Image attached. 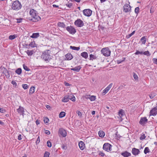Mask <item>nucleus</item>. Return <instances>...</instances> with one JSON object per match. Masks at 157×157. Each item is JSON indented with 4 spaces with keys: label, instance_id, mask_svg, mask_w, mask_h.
I'll list each match as a JSON object with an SVG mask.
<instances>
[{
    "label": "nucleus",
    "instance_id": "f257e3e1",
    "mask_svg": "<svg viewBox=\"0 0 157 157\" xmlns=\"http://www.w3.org/2000/svg\"><path fill=\"white\" fill-rule=\"evenodd\" d=\"M29 13L31 16V20L33 22H37L40 20V17L38 15L37 12L33 9H31Z\"/></svg>",
    "mask_w": 157,
    "mask_h": 157
},
{
    "label": "nucleus",
    "instance_id": "f03ea898",
    "mask_svg": "<svg viewBox=\"0 0 157 157\" xmlns=\"http://www.w3.org/2000/svg\"><path fill=\"white\" fill-rule=\"evenodd\" d=\"M50 52V50H46L42 52L41 56V57L47 62H49L52 59Z\"/></svg>",
    "mask_w": 157,
    "mask_h": 157
},
{
    "label": "nucleus",
    "instance_id": "7ed1b4c3",
    "mask_svg": "<svg viewBox=\"0 0 157 157\" xmlns=\"http://www.w3.org/2000/svg\"><path fill=\"white\" fill-rule=\"evenodd\" d=\"M22 7L21 2L18 0L13 2L11 8L15 10H20Z\"/></svg>",
    "mask_w": 157,
    "mask_h": 157
},
{
    "label": "nucleus",
    "instance_id": "20e7f679",
    "mask_svg": "<svg viewBox=\"0 0 157 157\" xmlns=\"http://www.w3.org/2000/svg\"><path fill=\"white\" fill-rule=\"evenodd\" d=\"M71 100L72 101H75V96L72 94H68L65 95L63 99H62V101L64 102H66L69 101V100Z\"/></svg>",
    "mask_w": 157,
    "mask_h": 157
},
{
    "label": "nucleus",
    "instance_id": "39448f33",
    "mask_svg": "<svg viewBox=\"0 0 157 157\" xmlns=\"http://www.w3.org/2000/svg\"><path fill=\"white\" fill-rule=\"evenodd\" d=\"M101 54L105 56H110L111 53V51L108 47L103 48L101 51Z\"/></svg>",
    "mask_w": 157,
    "mask_h": 157
},
{
    "label": "nucleus",
    "instance_id": "423d86ee",
    "mask_svg": "<svg viewBox=\"0 0 157 157\" xmlns=\"http://www.w3.org/2000/svg\"><path fill=\"white\" fill-rule=\"evenodd\" d=\"M112 145L108 143H105L103 147V149L107 152L111 151H112Z\"/></svg>",
    "mask_w": 157,
    "mask_h": 157
},
{
    "label": "nucleus",
    "instance_id": "0eeeda50",
    "mask_svg": "<svg viewBox=\"0 0 157 157\" xmlns=\"http://www.w3.org/2000/svg\"><path fill=\"white\" fill-rule=\"evenodd\" d=\"M74 24L78 27H81L84 25L83 21L80 19H78L76 20L74 22Z\"/></svg>",
    "mask_w": 157,
    "mask_h": 157
},
{
    "label": "nucleus",
    "instance_id": "6e6552de",
    "mask_svg": "<svg viewBox=\"0 0 157 157\" xmlns=\"http://www.w3.org/2000/svg\"><path fill=\"white\" fill-rule=\"evenodd\" d=\"M58 134L60 136H62L63 137H65L67 135V133L64 129L60 128L59 130Z\"/></svg>",
    "mask_w": 157,
    "mask_h": 157
},
{
    "label": "nucleus",
    "instance_id": "1a4fd4ad",
    "mask_svg": "<svg viewBox=\"0 0 157 157\" xmlns=\"http://www.w3.org/2000/svg\"><path fill=\"white\" fill-rule=\"evenodd\" d=\"M2 73L7 78H9L10 77V72H11V71H9L5 67H3L1 69Z\"/></svg>",
    "mask_w": 157,
    "mask_h": 157
},
{
    "label": "nucleus",
    "instance_id": "9d476101",
    "mask_svg": "<svg viewBox=\"0 0 157 157\" xmlns=\"http://www.w3.org/2000/svg\"><path fill=\"white\" fill-rule=\"evenodd\" d=\"M66 29L69 32V33L71 34H75L76 32V30L73 27L71 26L67 27Z\"/></svg>",
    "mask_w": 157,
    "mask_h": 157
},
{
    "label": "nucleus",
    "instance_id": "9b49d317",
    "mask_svg": "<svg viewBox=\"0 0 157 157\" xmlns=\"http://www.w3.org/2000/svg\"><path fill=\"white\" fill-rule=\"evenodd\" d=\"M123 9L124 12L127 13L131 11V7L129 5L126 4L123 6Z\"/></svg>",
    "mask_w": 157,
    "mask_h": 157
},
{
    "label": "nucleus",
    "instance_id": "f8f14e48",
    "mask_svg": "<svg viewBox=\"0 0 157 157\" xmlns=\"http://www.w3.org/2000/svg\"><path fill=\"white\" fill-rule=\"evenodd\" d=\"M83 14L87 17H90L92 13V11L89 9L84 10L83 11Z\"/></svg>",
    "mask_w": 157,
    "mask_h": 157
},
{
    "label": "nucleus",
    "instance_id": "ddd939ff",
    "mask_svg": "<svg viewBox=\"0 0 157 157\" xmlns=\"http://www.w3.org/2000/svg\"><path fill=\"white\" fill-rule=\"evenodd\" d=\"M148 120L146 117H142L139 122V124L142 126H144L147 122Z\"/></svg>",
    "mask_w": 157,
    "mask_h": 157
},
{
    "label": "nucleus",
    "instance_id": "4468645a",
    "mask_svg": "<svg viewBox=\"0 0 157 157\" xmlns=\"http://www.w3.org/2000/svg\"><path fill=\"white\" fill-rule=\"evenodd\" d=\"M150 116H155L157 114V106L155 107L151 110L150 112Z\"/></svg>",
    "mask_w": 157,
    "mask_h": 157
},
{
    "label": "nucleus",
    "instance_id": "2eb2a0df",
    "mask_svg": "<svg viewBox=\"0 0 157 157\" xmlns=\"http://www.w3.org/2000/svg\"><path fill=\"white\" fill-rule=\"evenodd\" d=\"M17 112L20 115H22L24 116V108L21 106H19V108L17 109Z\"/></svg>",
    "mask_w": 157,
    "mask_h": 157
},
{
    "label": "nucleus",
    "instance_id": "dca6fc26",
    "mask_svg": "<svg viewBox=\"0 0 157 157\" xmlns=\"http://www.w3.org/2000/svg\"><path fill=\"white\" fill-rule=\"evenodd\" d=\"M113 85V83H110L107 87L105 88L103 90L102 93L103 95H105L109 91Z\"/></svg>",
    "mask_w": 157,
    "mask_h": 157
},
{
    "label": "nucleus",
    "instance_id": "f3484780",
    "mask_svg": "<svg viewBox=\"0 0 157 157\" xmlns=\"http://www.w3.org/2000/svg\"><path fill=\"white\" fill-rule=\"evenodd\" d=\"M132 152L134 155H137L139 154L140 151L138 149L133 148L132 149Z\"/></svg>",
    "mask_w": 157,
    "mask_h": 157
},
{
    "label": "nucleus",
    "instance_id": "a211bd4d",
    "mask_svg": "<svg viewBox=\"0 0 157 157\" xmlns=\"http://www.w3.org/2000/svg\"><path fill=\"white\" fill-rule=\"evenodd\" d=\"M121 154L124 157H128L131 155V153L128 152L127 151H125L124 152H122Z\"/></svg>",
    "mask_w": 157,
    "mask_h": 157
},
{
    "label": "nucleus",
    "instance_id": "6ab92c4d",
    "mask_svg": "<svg viewBox=\"0 0 157 157\" xmlns=\"http://www.w3.org/2000/svg\"><path fill=\"white\" fill-rule=\"evenodd\" d=\"M65 56L67 60H71L73 58V56L70 53H68Z\"/></svg>",
    "mask_w": 157,
    "mask_h": 157
},
{
    "label": "nucleus",
    "instance_id": "aec40b11",
    "mask_svg": "<svg viewBox=\"0 0 157 157\" xmlns=\"http://www.w3.org/2000/svg\"><path fill=\"white\" fill-rule=\"evenodd\" d=\"M81 68V66H78L75 67V68H71V70L75 71L78 72L79 71Z\"/></svg>",
    "mask_w": 157,
    "mask_h": 157
},
{
    "label": "nucleus",
    "instance_id": "412c9836",
    "mask_svg": "<svg viewBox=\"0 0 157 157\" xmlns=\"http://www.w3.org/2000/svg\"><path fill=\"white\" fill-rule=\"evenodd\" d=\"M78 145L81 150H83L85 147V144L82 141H80Z\"/></svg>",
    "mask_w": 157,
    "mask_h": 157
},
{
    "label": "nucleus",
    "instance_id": "4be33fe9",
    "mask_svg": "<svg viewBox=\"0 0 157 157\" xmlns=\"http://www.w3.org/2000/svg\"><path fill=\"white\" fill-rule=\"evenodd\" d=\"M40 36L39 33H33L32 36H30V37L33 38H37Z\"/></svg>",
    "mask_w": 157,
    "mask_h": 157
},
{
    "label": "nucleus",
    "instance_id": "5701e85b",
    "mask_svg": "<svg viewBox=\"0 0 157 157\" xmlns=\"http://www.w3.org/2000/svg\"><path fill=\"white\" fill-rule=\"evenodd\" d=\"M81 56L85 59H86L88 56L87 53L86 52H83L81 53Z\"/></svg>",
    "mask_w": 157,
    "mask_h": 157
},
{
    "label": "nucleus",
    "instance_id": "b1692460",
    "mask_svg": "<svg viewBox=\"0 0 157 157\" xmlns=\"http://www.w3.org/2000/svg\"><path fill=\"white\" fill-rule=\"evenodd\" d=\"M57 25L59 27L64 28L66 27V25L63 22H59L57 24Z\"/></svg>",
    "mask_w": 157,
    "mask_h": 157
},
{
    "label": "nucleus",
    "instance_id": "393cba45",
    "mask_svg": "<svg viewBox=\"0 0 157 157\" xmlns=\"http://www.w3.org/2000/svg\"><path fill=\"white\" fill-rule=\"evenodd\" d=\"M98 134L100 137H104L105 135V133L102 130L99 131Z\"/></svg>",
    "mask_w": 157,
    "mask_h": 157
},
{
    "label": "nucleus",
    "instance_id": "a878e982",
    "mask_svg": "<svg viewBox=\"0 0 157 157\" xmlns=\"http://www.w3.org/2000/svg\"><path fill=\"white\" fill-rule=\"evenodd\" d=\"M34 89L35 87L34 86H31L29 89V94H33L34 92Z\"/></svg>",
    "mask_w": 157,
    "mask_h": 157
},
{
    "label": "nucleus",
    "instance_id": "bb28decb",
    "mask_svg": "<svg viewBox=\"0 0 157 157\" xmlns=\"http://www.w3.org/2000/svg\"><path fill=\"white\" fill-rule=\"evenodd\" d=\"M97 57L94 55L92 54L90 55V60H93V59H96Z\"/></svg>",
    "mask_w": 157,
    "mask_h": 157
},
{
    "label": "nucleus",
    "instance_id": "cd10ccee",
    "mask_svg": "<svg viewBox=\"0 0 157 157\" xmlns=\"http://www.w3.org/2000/svg\"><path fill=\"white\" fill-rule=\"evenodd\" d=\"M15 72L18 75H20L22 73V70L21 68H18L15 71Z\"/></svg>",
    "mask_w": 157,
    "mask_h": 157
},
{
    "label": "nucleus",
    "instance_id": "c85d7f7f",
    "mask_svg": "<svg viewBox=\"0 0 157 157\" xmlns=\"http://www.w3.org/2000/svg\"><path fill=\"white\" fill-rule=\"evenodd\" d=\"M146 40V38L145 36L142 37L140 39V41L143 44H145Z\"/></svg>",
    "mask_w": 157,
    "mask_h": 157
},
{
    "label": "nucleus",
    "instance_id": "c756f323",
    "mask_svg": "<svg viewBox=\"0 0 157 157\" xmlns=\"http://www.w3.org/2000/svg\"><path fill=\"white\" fill-rule=\"evenodd\" d=\"M66 113L64 112H61L59 115V117L60 118H62L65 116Z\"/></svg>",
    "mask_w": 157,
    "mask_h": 157
},
{
    "label": "nucleus",
    "instance_id": "7c9ffc66",
    "mask_svg": "<svg viewBox=\"0 0 157 157\" xmlns=\"http://www.w3.org/2000/svg\"><path fill=\"white\" fill-rule=\"evenodd\" d=\"M156 95L155 93L153 92L149 94V96L151 99L153 98Z\"/></svg>",
    "mask_w": 157,
    "mask_h": 157
},
{
    "label": "nucleus",
    "instance_id": "2f4dec72",
    "mask_svg": "<svg viewBox=\"0 0 157 157\" xmlns=\"http://www.w3.org/2000/svg\"><path fill=\"white\" fill-rule=\"evenodd\" d=\"M70 48L72 50L77 51L79 50L80 49L79 47H76L75 46H70Z\"/></svg>",
    "mask_w": 157,
    "mask_h": 157
},
{
    "label": "nucleus",
    "instance_id": "473e14b6",
    "mask_svg": "<svg viewBox=\"0 0 157 157\" xmlns=\"http://www.w3.org/2000/svg\"><path fill=\"white\" fill-rule=\"evenodd\" d=\"M33 50H27L26 53L29 56H31L33 54Z\"/></svg>",
    "mask_w": 157,
    "mask_h": 157
},
{
    "label": "nucleus",
    "instance_id": "72a5a7b5",
    "mask_svg": "<svg viewBox=\"0 0 157 157\" xmlns=\"http://www.w3.org/2000/svg\"><path fill=\"white\" fill-rule=\"evenodd\" d=\"M34 41H32L29 44V45L32 48H33L35 46V45H36Z\"/></svg>",
    "mask_w": 157,
    "mask_h": 157
},
{
    "label": "nucleus",
    "instance_id": "f704fd0d",
    "mask_svg": "<svg viewBox=\"0 0 157 157\" xmlns=\"http://www.w3.org/2000/svg\"><path fill=\"white\" fill-rule=\"evenodd\" d=\"M119 115L121 117L124 115L123 110L121 109L119 111Z\"/></svg>",
    "mask_w": 157,
    "mask_h": 157
},
{
    "label": "nucleus",
    "instance_id": "c9c22d12",
    "mask_svg": "<svg viewBox=\"0 0 157 157\" xmlns=\"http://www.w3.org/2000/svg\"><path fill=\"white\" fill-rule=\"evenodd\" d=\"M150 152L149 148L147 147H146L144 150V152L145 154H146L147 153Z\"/></svg>",
    "mask_w": 157,
    "mask_h": 157
},
{
    "label": "nucleus",
    "instance_id": "e433bc0d",
    "mask_svg": "<svg viewBox=\"0 0 157 157\" xmlns=\"http://www.w3.org/2000/svg\"><path fill=\"white\" fill-rule=\"evenodd\" d=\"M91 101H94L96 99V96L94 95L91 96L90 97L88 98Z\"/></svg>",
    "mask_w": 157,
    "mask_h": 157
},
{
    "label": "nucleus",
    "instance_id": "4c0bfd02",
    "mask_svg": "<svg viewBox=\"0 0 157 157\" xmlns=\"http://www.w3.org/2000/svg\"><path fill=\"white\" fill-rule=\"evenodd\" d=\"M16 36L15 35H11L9 36V39L10 40H13L14 39L16 38Z\"/></svg>",
    "mask_w": 157,
    "mask_h": 157
},
{
    "label": "nucleus",
    "instance_id": "58836bf2",
    "mask_svg": "<svg viewBox=\"0 0 157 157\" xmlns=\"http://www.w3.org/2000/svg\"><path fill=\"white\" fill-rule=\"evenodd\" d=\"M23 68L26 71H30V70L29 68L27 66H26L25 64H23Z\"/></svg>",
    "mask_w": 157,
    "mask_h": 157
},
{
    "label": "nucleus",
    "instance_id": "ea45409f",
    "mask_svg": "<svg viewBox=\"0 0 157 157\" xmlns=\"http://www.w3.org/2000/svg\"><path fill=\"white\" fill-rule=\"evenodd\" d=\"M125 58H123L122 60L120 59V60H117V62L118 64H119L121 63L122 62L124 61H125Z\"/></svg>",
    "mask_w": 157,
    "mask_h": 157
},
{
    "label": "nucleus",
    "instance_id": "a19ab883",
    "mask_svg": "<svg viewBox=\"0 0 157 157\" xmlns=\"http://www.w3.org/2000/svg\"><path fill=\"white\" fill-rule=\"evenodd\" d=\"M135 31H134L129 35H127L126 36V38H127V39L129 38L135 33Z\"/></svg>",
    "mask_w": 157,
    "mask_h": 157
},
{
    "label": "nucleus",
    "instance_id": "79ce46f5",
    "mask_svg": "<svg viewBox=\"0 0 157 157\" xmlns=\"http://www.w3.org/2000/svg\"><path fill=\"white\" fill-rule=\"evenodd\" d=\"M143 54L147 56H150L151 55V54L148 51L144 52H143Z\"/></svg>",
    "mask_w": 157,
    "mask_h": 157
},
{
    "label": "nucleus",
    "instance_id": "37998d69",
    "mask_svg": "<svg viewBox=\"0 0 157 157\" xmlns=\"http://www.w3.org/2000/svg\"><path fill=\"white\" fill-rule=\"evenodd\" d=\"M50 155V153L48 151H45L44 155V157H49V155Z\"/></svg>",
    "mask_w": 157,
    "mask_h": 157
},
{
    "label": "nucleus",
    "instance_id": "c03bdc74",
    "mask_svg": "<svg viewBox=\"0 0 157 157\" xmlns=\"http://www.w3.org/2000/svg\"><path fill=\"white\" fill-rule=\"evenodd\" d=\"M44 121L45 123H47L49 121V119L48 117H45L44 118Z\"/></svg>",
    "mask_w": 157,
    "mask_h": 157
},
{
    "label": "nucleus",
    "instance_id": "a18cd8bd",
    "mask_svg": "<svg viewBox=\"0 0 157 157\" xmlns=\"http://www.w3.org/2000/svg\"><path fill=\"white\" fill-rule=\"evenodd\" d=\"M140 10V9L139 7H137L135 8V12L137 14H138Z\"/></svg>",
    "mask_w": 157,
    "mask_h": 157
},
{
    "label": "nucleus",
    "instance_id": "49530a36",
    "mask_svg": "<svg viewBox=\"0 0 157 157\" xmlns=\"http://www.w3.org/2000/svg\"><path fill=\"white\" fill-rule=\"evenodd\" d=\"M22 87L25 90L27 89L28 88V85L27 84H22Z\"/></svg>",
    "mask_w": 157,
    "mask_h": 157
},
{
    "label": "nucleus",
    "instance_id": "de8ad7c7",
    "mask_svg": "<svg viewBox=\"0 0 157 157\" xmlns=\"http://www.w3.org/2000/svg\"><path fill=\"white\" fill-rule=\"evenodd\" d=\"M47 146L49 147H52V144L49 141H48L47 143Z\"/></svg>",
    "mask_w": 157,
    "mask_h": 157
},
{
    "label": "nucleus",
    "instance_id": "09e8293b",
    "mask_svg": "<svg viewBox=\"0 0 157 157\" xmlns=\"http://www.w3.org/2000/svg\"><path fill=\"white\" fill-rule=\"evenodd\" d=\"M133 77L134 79L136 80H138V77L137 75L135 73H133Z\"/></svg>",
    "mask_w": 157,
    "mask_h": 157
},
{
    "label": "nucleus",
    "instance_id": "8fccbe9b",
    "mask_svg": "<svg viewBox=\"0 0 157 157\" xmlns=\"http://www.w3.org/2000/svg\"><path fill=\"white\" fill-rule=\"evenodd\" d=\"M72 3H69V2H68V3L67 4H66V5L68 7V8H71V6H72Z\"/></svg>",
    "mask_w": 157,
    "mask_h": 157
},
{
    "label": "nucleus",
    "instance_id": "3c124183",
    "mask_svg": "<svg viewBox=\"0 0 157 157\" xmlns=\"http://www.w3.org/2000/svg\"><path fill=\"white\" fill-rule=\"evenodd\" d=\"M143 54V52H140L138 50H136V52L135 53V55Z\"/></svg>",
    "mask_w": 157,
    "mask_h": 157
},
{
    "label": "nucleus",
    "instance_id": "603ef678",
    "mask_svg": "<svg viewBox=\"0 0 157 157\" xmlns=\"http://www.w3.org/2000/svg\"><path fill=\"white\" fill-rule=\"evenodd\" d=\"M99 155L102 157H103L105 156V154L102 151H99L98 153Z\"/></svg>",
    "mask_w": 157,
    "mask_h": 157
},
{
    "label": "nucleus",
    "instance_id": "864d4df0",
    "mask_svg": "<svg viewBox=\"0 0 157 157\" xmlns=\"http://www.w3.org/2000/svg\"><path fill=\"white\" fill-rule=\"evenodd\" d=\"M16 19L17 21V23H20L22 22L23 19L21 18H17Z\"/></svg>",
    "mask_w": 157,
    "mask_h": 157
},
{
    "label": "nucleus",
    "instance_id": "5fc2aeb1",
    "mask_svg": "<svg viewBox=\"0 0 157 157\" xmlns=\"http://www.w3.org/2000/svg\"><path fill=\"white\" fill-rule=\"evenodd\" d=\"M6 112V110L0 107V112L2 113H5Z\"/></svg>",
    "mask_w": 157,
    "mask_h": 157
},
{
    "label": "nucleus",
    "instance_id": "6e6d98bb",
    "mask_svg": "<svg viewBox=\"0 0 157 157\" xmlns=\"http://www.w3.org/2000/svg\"><path fill=\"white\" fill-rule=\"evenodd\" d=\"M11 83L13 85L15 86L16 87L17 86V84L16 82L14 81H12L11 82Z\"/></svg>",
    "mask_w": 157,
    "mask_h": 157
},
{
    "label": "nucleus",
    "instance_id": "4d7b16f0",
    "mask_svg": "<svg viewBox=\"0 0 157 157\" xmlns=\"http://www.w3.org/2000/svg\"><path fill=\"white\" fill-rule=\"evenodd\" d=\"M62 148L65 150H66L67 149V147L66 145H64L63 144L62 146Z\"/></svg>",
    "mask_w": 157,
    "mask_h": 157
},
{
    "label": "nucleus",
    "instance_id": "13d9d810",
    "mask_svg": "<svg viewBox=\"0 0 157 157\" xmlns=\"http://www.w3.org/2000/svg\"><path fill=\"white\" fill-rule=\"evenodd\" d=\"M111 107L110 106H105V109H108L109 110Z\"/></svg>",
    "mask_w": 157,
    "mask_h": 157
},
{
    "label": "nucleus",
    "instance_id": "bf43d9fd",
    "mask_svg": "<svg viewBox=\"0 0 157 157\" xmlns=\"http://www.w3.org/2000/svg\"><path fill=\"white\" fill-rule=\"evenodd\" d=\"M126 85H121L120 86L119 88L118 89L122 90L123 89V88L124 87V86H125Z\"/></svg>",
    "mask_w": 157,
    "mask_h": 157
},
{
    "label": "nucleus",
    "instance_id": "052dcab7",
    "mask_svg": "<svg viewBox=\"0 0 157 157\" xmlns=\"http://www.w3.org/2000/svg\"><path fill=\"white\" fill-rule=\"evenodd\" d=\"M154 63L157 65V59L154 58L153 59Z\"/></svg>",
    "mask_w": 157,
    "mask_h": 157
},
{
    "label": "nucleus",
    "instance_id": "680f3d73",
    "mask_svg": "<svg viewBox=\"0 0 157 157\" xmlns=\"http://www.w3.org/2000/svg\"><path fill=\"white\" fill-rule=\"evenodd\" d=\"M45 133L46 134L49 135L50 134V132L49 130H46L45 131Z\"/></svg>",
    "mask_w": 157,
    "mask_h": 157
},
{
    "label": "nucleus",
    "instance_id": "e2e57ef3",
    "mask_svg": "<svg viewBox=\"0 0 157 157\" xmlns=\"http://www.w3.org/2000/svg\"><path fill=\"white\" fill-rule=\"evenodd\" d=\"M40 138H37V140H36V144H37L39 143L40 142Z\"/></svg>",
    "mask_w": 157,
    "mask_h": 157
},
{
    "label": "nucleus",
    "instance_id": "0e129e2a",
    "mask_svg": "<svg viewBox=\"0 0 157 157\" xmlns=\"http://www.w3.org/2000/svg\"><path fill=\"white\" fill-rule=\"evenodd\" d=\"M150 12L151 13H153V9L152 7H151L150 9Z\"/></svg>",
    "mask_w": 157,
    "mask_h": 157
},
{
    "label": "nucleus",
    "instance_id": "69168bd1",
    "mask_svg": "<svg viewBox=\"0 0 157 157\" xmlns=\"http://www.w3.org/2000/svg\"><path fill=\"white\" fill-rule=\"evenodd\" d=\"M65 85L66 86H70L71 85L69 83L66 82H65Z\"/></svg>",
    "mask_w": 157,
    "mask_h": 157
},
{
    "label": "nucleus",
    "instance_id": "338daca9",
    "mask_svg": "<svg viewBox=\"0 0 157 157\" xmlns=\"http://www.w3.org/2000/svg\"><path fill=\"white\" fill-rule=\"evenodd\" d=\"M46 107L47 109H49V110H50L51 108V107L48 105H46Z\"/></svg>",
    "mask_w": 157,
    "mask_h": 157
},
{
    "label": "nucleus",
    "instance_id": "774afa93",
    "mask_svg": "<svg viewBox=\"0 0 157 157\" xmlns=\"http://www.w3.org/2000/svg\"><path fill=\"white\" fill-rule=\"evenodd\" d=\"M78 114L79 116L81 117L82 115L81 113L79 111H78Z\"/></svg>",
    "mask_w": 157,
    "mask_h": 157
}]
</instances>
